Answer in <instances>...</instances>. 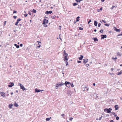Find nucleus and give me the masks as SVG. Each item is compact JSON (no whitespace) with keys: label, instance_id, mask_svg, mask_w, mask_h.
<instances>
[{"label":"nucleus","instance_id":"f257e3e1","mask_svg":"<svg viewBox=\"0 0 122 122\" xmlns=\"http://www.w3.org/2000/svg\"><path fill=\"white\" fill-rule=\"evenodd\" d=\"M112 109L111 108H109V109L107 108H105L104 109V111L105 112H107V113H110L111 112V111Z\"/></svg>","mask_w":122,"mask_h":122},{"label":"nucleus","instance_id":"f03ea898","mask_svg":"<svg viewBox=\"0 0 122 122\" xmlns=\"http://www.w3.org/2000/svg\"><path fill=\"white\" fill-rule=\"evenodd\" d=\"M0 94H1V96L3 97H8L9 95L8 94H6L3 92H0Z\"/></svg>","mask_w":122,"mask_h":122},{"label":"nucleus","instance_id":"7ed1b4c3","mask_svg":"<svg viewBox=\"0 0 122 122\" xmlns=\"http://www.w3.org/2000/svg\"><path fill=\"white\" fill-rule=\"evenodd\" d=\"M18 86H20V88L21 89L25 90H26V89L24 87L23 85H22L21 84L19 83Z\"/></svg>","mask_w":122,"mask_h":122},{"label":"nucleus","instance_id":"20e7f679","mask_svg":"<svg viewBox=\"0 0 122 122\" xmlns=\"http://www.w3.org/2000/svg\"><path fill=\"white\" fill-rule=\"evenodd\" d=\"M64 84V83L63 82H57V83L56 85H57V86L59 87L62 86Z\"/></svg>","mask_w":122,"mask_h":122},{"label":"nucleus","instance_id":"39448f33","mask_svg":"<svg viewBox=\"0 0 122 122\" xmlns=\"http://www.w3.org/2000/svg\"><path fill=\"white\" fill-rule=\"evenodd\" d=\"M65 55V56L64 57V60L65 61H67L68 60V59L67 58L68 54L66 53H65L64 54Z\"/></svg>","mask_w":122,"mask_h":122},{"label":"nucleus","instance_id":"423d86ee","mask_svg":"<svg viewBox=\"0 0 122 122\" xmlns=\"http://www.w3.org/2000/svg\"><path fill=\"white\" fill-rule=\"evenodd\" d=\"M21 20V19L20 18H19L17 20L16 22L15 23V25H17L19 22Z\"/></svg>","mask_w":122,"mask_h":122},{"label":"nucleus","instance_id":"0eeeda50","mask_svg":"<svg viewBox=\"0 0 122 122\" xmlns=\"http://www.w3.org/2000/svg\"><path fill=\"white\" fill-rule=\"evenodd\" d=\"M43 91V90H40V89H38L36 88L35 89V92H40Z\"/></svg>","mask_w":122,"mask_h":122},{"label":"nucleus","instance_id":"6e6552de","mask_svg":"<svg viewBox=\"0 0 122 122\" xmlns=\"http://www.w3.org/2000/svg\"><path fill=\"white\" fill-rule=\"evenodd\" d=\"M48 22V20H46V19H44L43 21V24H46Z\"/></svg>","mask_w":122,"mask_h":122},{"label":"nucleus","instance_id":"1a4fd4ad","mask_svg":"<svg viewBox=\"0 0 122 122\" xmlns=\"http://www.w3.org/2000/svg\"><path fill=\"white\" fill-rule=\"evenodd\" d=\"M14 84L13 82H11L10 84L8 85L9 87H11L14 86Z\"/></svg>","mask_w":122,"mask_h":122},{"label":"nucleus","instance_id":"9d476101","mask_svg":"<svg viewBox=\"0 0 122 122\" xmlns=\"http://www.w3.org/2000/svg\"><path fill=\"white\" fill-rule=\"evenodd\" d=\"M102 37L101 39H104L105 38H106L107 37V36L106 35H102L101 36Z\"/></svg>","mask_w":122,"mask_h":122},{"label":"nucleus","instance_id":"9b49d317","mask_svg":"<svg viewBox=\"0 0 122 122\" xmlns=\"http://www.w3.org/2000/svg\"><path fill=\"white\" fill-rule=\"evenodd\" d=\"M52 13V11H47L45 12V14H46L47 15H48L49 14H51Z\"/></svg>","mask_w":122,"mask_h":122},{"label":"nucleus","instance_id":"f8f14e48","mask_svg":"<svg viewBox=\"0 0 122 122\" xmlns=\"http://www.w3.org/2000/svg\"><path fill=\"white\" fill-rule=\"evenodd\" d=\"M69 84H71V83H70L69 82L66 81L65 83V85L66 86V85H69Z\"/></svg>","mask_w":122,"mask_h":122},{"label":"nucleus","instance_id":"ddd939ff","mask_svg":"<svg viewBox=\"0 0 122 122\" xmlns=\"http://www.w3.org/2000/svg\"><path fill=\"white\" fill-rule=\"evenodd\" d=\"M117 55L120 56L122 55V54L119 52H118L117 53Z\"/></svg>","mask_w":122,"mask_h":122},{"label":"nucleus","instance_id":"4468645a","mask_svg":"<svg viewBox=\"0 0 122 122\" xmlns=\"http://www.w3.org/2000/svg\"><path fill=\"white\" fill-rule=\"evenodd\" d=\"M84 90H83V88L82 89V90H83V91H84L85 90H86L87 91L88 90V88H87V86H85L84 87Z\"/></svg>","mask_w":122,"mask_h":122},{"label":"nucleus","instance_id":"2eb2a0df","mask_svg":"<svg viewBox=\"0 0 122 122\" xmlns=\"http://www.w3.org/2000/svg\"><path fill=\"white\" fill-rule=\"evenodd\" d=\"M115 108L116 110H117L118 109L119 107L118 106V105H116L115 106Z\"/></svg>","mask_w":122,"mask_h":122},{"label":"nucleus","instance_id":"dca6fc26","mask_svg":"<svg viewBox=\"0 0 122 122\" xmlns=\"http://www.w3.org/2000/svg\"><path fill=\"white\" fill-rule=\"evenodd\" d=\"M88 59H83V63H86L88 61Z\"/></svg>","mask_w":122,"mask_h":122},{"label":"nucleus","instance_id":"f3484780","mask_svg":"<svg viewBox=\"0 0 122 122\" xmlns=\"http://www.w3.org/2000/svg\"><path fill=\"white\" fill-rule=\"evenodd\" d=\"M13 106V105L12 104H10L9 105V107L10 109L12 108V107Z\"/></svg>","mask_w":122,"mask_h":122},{"label":"nucleus","instance_id":"a211bd4d","mask_svg":"<svg viewBox=\"0 0 122 122\" xmlns=\"http://www.w3.org/2000/svg\"><path fill=\"white\" fill-rule=\"evenodd\" d=\"M97 22L96 21H94V25L95 26H97Z\"/></svg>","mask_w":122,"mask_h":122},{"label":"nucleus","instance_id":"6ab92c4d","mask_svg":"<svg viewBox=\"0 0 122 122\" xmlns=\"http://www.w3.org/2000/svg\"><path fill=\"white\" fill-rule=\"evenodd\" d=\"M81 57L79 58V60H82L83 58V56L82 55H80Z\"/></svg>","mask_w":122,"mask_h":122},{"label":"nucleus","instance_id":"aec40b11","mask_svg":"<svg viewBox=\"0 0 122 122\" xmlns=\"http://www.w3.org/2000/svg\"><path fill=\"white\" fill-rule=\"evenodd\" d=\"M94 41L95 42L98 41V39L96 37L94 38L93 39Z\"/></svg>","mask_w":122,"mask_h":122},{"label":"nucleus","instance_id":"412c9836","mask_svg":"<svg viewBox=\"0 0 122 122\" xmlns=\"http://www.w3.org/2000/svg\"><path fill=\"white\" fill-rule=\"evenodd\" d=\"M117 6L116 5H115L114 6H113L112 7H111V9L112 10L114 8H116V7H117Z\"/></svg>","mask_w":122,"mask_h":122},{"label":"nucleus","instance_id":"4be33fe9","mask_svg":"<svg viewBox=\"0 0 122 122\" xmlns=\"http://www.w3.org/2000/svg\"><path fill=\"white\" fill-rule=\"evenodd\" d=\"M51 118V117L50 118H47L46 119V121H49L50 120V119Z\"/></svg>","mask_w":122,"mask_h":122},{"label":"nucleus","instance_id":"5701e85b","mask_svg":"<svg viewBox=\"0 0 122 122\" xmlns=\"http://www.w3.org/2000/svg\"><path fill=\"white\" fill-rule=\"evenodd\" d=\"M102 7H101L100 9L99 10L98 9H97V11L98 12H99L100 11H102Z\"/></svg>","mask_w":122,"mask_h":122},{"label":"nucleus","instance_id":"b1692460","mask_svg":"<svg viewBox=\"0 0 122 122\" xmlns=\"http://www.w3.org/2000/svg\"><path fill=\"white\" fill-rule=\"evenodd\" d=\"M14 105V106L15 107H17L18 106V105L16 102L15 103Z\"/></svg>","mask_w":122,"mask_h":122},{"label":"nucleus","instance_id":"393cba45","mask_svg":"<svg viewBox=\"0 0 122 122\" xmlns=\"http://www.w3.org/2000/svg\"><path fill=\"white\" fill-rule=\"evenodd\" d=\"M14 46H16L17 48H18L19 47V45H17V44H15Z\"/></svg>","mask_w":122,"mask_h":122},{"label":"nucleus","instance_id":"a878e982","mask_svg":"<svg viewBox=\"0 0 122 122\" xmlns=\"http://www.w3.org/2000/svg\"><path fill=\"white\" fill-rule=\"evenodd\" d=\"M80 18V17L78 16L77 17L76 19V21H79V19Z\"/></svg>","mask_w":122,"mask_h":122},{"label":"nucleus","instance_id":"bb28decb","mask_svg":"<svg viewBox=\"0 0 122 122\" xmlns=\"http://www.w3.org/2000/svg\"><path fill=\"white\" fill-rule=\"evenodd\" d=\"M32 12L34 13H36V11L34 9H33L32 10Z\"/></svg>","mask_w":122,"mask_h":122},{"label":"nucleus","instance_id":"cd10ccee","mask_svg":"<svg viewBox=\"0 0 122 122\" xmlns=\"http://www.w3.org/2000/svg\"><path fill=\"white\" fill-rule=\"evenodd\" d=\"M104 25H106L107 26H109L110 24H104Z\"/></svg>","mask_w":122,"mask_h":122},{"label":"nucleus","instance_id":"c85d7f7f","mask_svg":"<svg viewBox=\"0 0 122 122\" xmlns=\"http://www.w3.org/2000/svg\"><path fill=\"white\" fill-rule=\"evenodd\" d=\"M122 73V71H120L117 74L118 75H121V74Z\"/></svg>","mask_w":122,"mask_h":122},{"label":"nucleus","instance_id":"c756f323","mask_svg":"<svg viewBox=\"0 0 122 122\" xmlns=\"http://www.w3.org/2000/svg\"><path fill=\"white\" fill-rule=\"evenodd\" d=\"M116 31L117 32H119L120 31V29H116Z\"/></svg>","mask_w":122,"mask_h":122},{"label":"nucleus","instance_id":"7c9ffc66","mask_svg":"<svg viewBox=\"0 0 122 122\" xmlns=\"http://www.w3.org/2000/svg\"><path fill=\"white\" fill-rule=\"evenodd\" d=\"M38 43V45H41V42H39L38 41H37Z\"/></svg>","mask_w":122,"mask_h":122},{"label":"nucleus","instance_id":"2f4dec72","mask_svg":"<svg viewBox=\"0 0 122 122\" xmlns=\"http://www.w3.org/2000/svg\"><path fill=\"white\" fill-rule=\"evenodd\" d=\"M77 4H77L76 3H73V6H76V5H77Z\"/></svg>","mask_w":122,"mask_h":122},{"label":"nucleus","instance_id":"473e14b6","mask_svg":"<svg viewBox=\"0 0 122 122\" xmlns=\"http://www.w3.org/2000/svg\"><path fill=\"white\" fill-rule=\"evenodd\" d=\"M66 66H67L68 64V62L66 61Z\"/></svg>","mask_w":122,"mask_h":122},{"label":"nucleus","instance_id":"72a5a7b5","mask_svg":"<svg viewBox=\"0 0 122 122\" xmlns=\"http://www.w3.org/2000/svg\"><path fill=\"white\" fill-rule=\"evenodd\" d=\"M79 28L80 30H83V28L81 27H79Z\"/></svg>","mask_w":122,"mask_h":122},{"label":"nucleus","instance_id":"f704fd0d","mask_svg":"<svg viewBox=\"0 0 122 122\" xmlns=\"http://www.w3.org/2000/svg\"><path fill=\"white\" fill-rule=\"evenodd\" d=\"M58 87H59L57 86V85H56L55 87V88L56 89H57L58 88Z\"/></svg>","mask_w":122,"mask_h":122},{"label":"nucleus","instance_id":"c9c22d12","mask_svg":"<svg viewBox=\"0 0 122 122\" xmlns=\"http://www.w3.org/2000/svg\"><path fill=\"white\" fill-rule=\"evenodd\" d=\"M73 119V118L72 117H71L70 118L69 120L70 121H72Z\"/></svg>","mask_w":122,"mask_h":122},{"label":"nucleus","instance_id":"e433bc0d","mask_svg":"<svg viewBox=\"0 0 122 122\" xmlns=\"http://www.w3.org/2000/svg\"><path fill=\"white\" fill-rule=\"evenodd\" d=\"M103 30H101L100 31V32L101 33H102L103 32Z\"/></svg>","mask_w":122,"mask_h":122},{"label":"nucleus","instance_id":"4c0bfd02","mask_svg":"<svg viewBox=\"0 0 122 122\" xmlns=\"http://www.w3.org/2000/svg\"><path fill=\"white\" fill-rule=\"evenodd\" d=\"M43 24L44 25V26L46 27H47V25L46 24Z\"/></svg>","mask_w":122,"mask_h":122},{"label":"nucleus","instance_id":"58836bf2","mask_svg":"<svg viewBox=\"0 0 122 122\" xmlns=\"http://www.w3.org/2000/svg\"><path fill=\"white\" fill-rule=\"evenodd\" d=\"M115 114V113L114 112H112L111 113V114L112 115H114Z\"/></svg>","mask_w":122,"mask_h":122},{"label":"nucleus","instance_id":"ea45409f","mask_svg":"<svg viewBox=\"0 0 122 122\" xmlns=\"http://www.w3.org/2000/svg\"><path fill=\"white\" fill-rule=\"evenodd\" d=\"M119 119V117H116V120H118Z\"/></svg>","mask_w":122,"mask_h":122},{"label":"nucleus","instance_id":"a19ab883","mask_svg":"<svg viewBox=\"0 0 122 122\" xmlns=\"http://www.w3.org/2000/svg\"><path fill=\"white\" fill-rule=\"evenodd\" d=\"M102 21L104 23H106V21L104 20H102Z\"/></svg>","mask_w":122,"mask_h":122},{"label":"nucleus","instance_id":"79ce46f5","mask_svg":"<svg viewBox=\"0 0 122 122\" xmlns=\"http://www.w3.org/2000/svg\"><path fill=\"white\" fill-rule=\"evenodd\" d=\"M27 14H24V15L25 16V17H26L27 16Z\"/></svg>","mask_w":122,"mask_h":122},{"label":"nucleus","instance_id":"37998d69","mask_svg":"<svg viewBox=\"0 0 122 122\" xmlns=\"http://www.w3.org/2000/svg\"><path fill=\"white\" fill-rule=\"evenodd\" d=\"M101 25V24L100 23H99L98 25V26L100 27V25Z\"/></svg>","mask_w":122,"mask_h":122},{"label":"nucleus","instance_id":"c03bdc74","mask_svg":"<svg viewBox=\"0 0 122 122\" xmlns=\"http://www.w3.org/2000/svg\"><path fill=\"white\" fill-rule=\"evenodd\" d=\"M117 57H115V58H114V57H112V59H114V60H115L116 59H117Z\"/></svg>","mask_w":122,"mask_h":122},{"label":"nucleus","instance_id":"a18cd8bd","mask_svg":"<svg viewBox=\"0 0 122 122\" xmlns=\"http://www.w3.org/2000/svg\"><path fill=\"white\" fill-rule=\"evenodd\" d=\"M13 18H14V19H16V18H17V16H13Z\"/></svg>","mask_w":122,"mask_h":122},{"label":"nucleus","instance_id":"49530a36","mask_svg":"<svg viewBox=\"0 0 122 122\" xmlns=\"http://www.w3.org/2000/svg\"><path fill=\"white\" fill-rule=\"evenodd\" d=\"M28 14L30 15H31L32 14V13L31 12H28Z\"/></svg>","mask_w":122,"mask_h":122},{"label":"nucleus","instance_id":"de8ad7c7","mask_svg":"<svg viewBox=\"0 0 122 122\" xmlns=\"http://www.w3.org/2000/svg\"><path fill=\"white\" fill-rule=\"evenodd\" d=\"M102 116L101 117H99V120H101V119L102 118Z\"/></svg>","mask_w":122,"mask_h":122},{"label":"nucleus","instance_id":"09e8293b","mask_svg":"<svg viewBox=\"0 0 122 122\" xmlns=\"http://www.w3.org/2000/svg\"><path fill=\"white\" fill-rule=\"evenodd\" d=\"M70 85H71V86L72 87H73L74 86V85L72 84H71H71Z\"/></svg>","mask_w":122,"mask_h":122},{"label":"nucleus","instance_id":"8fccbe9b","mask_svg":"<svg viewBox=\"0 0 122 122\" xmlns=\"http://www.w3.org/2000/svg\"><path fill=\"white\" fill-rule=\"evenodd\" d=\"M78 6L77 7L79 9H81V7L79 6V5H78Z\"/></svg>","mask_w":122,"mask_h":122},{"label":"nucleus","instance_id":"3c124183","mask_svg":"<svg viewBox=\"0 0 122 122\" xmlns=\"http://www.w3.org/2000/svg\"><path fill=\"white\" fill-rule=\"evenodd\" d=\"M91 21V20H89V21L88 22V24H89L90 23Z\"/></svg>","mask_w":122,"mask_h":122},{"label":"nucleus","instance_id":"603ef678","mask_svg":"<svg viewBox=\"0 0 122 122\" xmlns=\"http://www.w3.org/2000/svg\"><path fill=\"white\" fill-rule=\"evenodd\" d=\"M20 47H22L23 46V44H20Z\"/></svg>","mask_w":122,"mask_h":122},{"label":"nucleus","instance_id":"864d4df0","mask_svg":"<svg viewBox=\"0 0 122 122\" xmlns=\"http://www.w3.org/2000/svg\"><path fill=\"white\" fill-rule=\"evenodd\" d=\"M75 0L77 2H80V1H79V0Z\"/></svg>","mask_w":122,"mask_h":122},{"label":"nucleus","instance_id":"5fc2aeb1","mask_svg":"<svg viewBox=\"0 0 122 122\" xmlns=\"http://www.w3.org/2000/svg\"><path fill=\"white\" fill-rule=\"evenodd\" d=\"M71 85L69 84V85H66V86L68 87H69L70 86V85Z\"/></svg>","mask_w":122,"mask_h":122},{"label":"nucleus","instance_id":"6e6d98bb","mask_svg":"<svg viewBox=\"0 0 122 122\" xmlns=\"http://www.w3.org/2000/svg\"><path fill=\"white\" fill-rule=\"evenodd\" d=\"M113 29L115 30H116V29H117V28L116 27H114L113 28Z\"/></svg>","mask_w":122,"mask_h":122},{"label":"nucleus","instance_id":"4d7b16f0","mask_svg":"<svg viewBox=\"0 0 122 122\" xmlns=\"http://www.w3.org/2000/svg\"><path fill=\"white\" fill-rule=\"evenodd\" d=\"M61 116H62V117H64L65 116V115L64 114H62L61 115Z\"/></svg>","mask_w":122,"mask_h":122},{"label":"nucleus","instance_id":"13d9d810","mask_svg":"<svg viewBox=\"0 0 122 122\" xmlns=\"http://www.w3.org/2000/svg\"><path fill=\"white\" fill-rule=\"evenodd\" d=\"M16 11H15V10H14L13 11V13H16Z\"/></svg>","mask_w":122,"mask_h":122},{"label":"nucleus","instance_id":"bf43d9fd","mask_svg":"<svg viewBox=\"0 0 122 122\" xmlns=\"http://www.w3.org/2000/svg\"><path fill=\"white\" fill-rule=\"evenodd\" d=\"M122 36V33H121V34H119V35H118L117 36Z\"/></svg>","mask_w":122,"mask_h":122},{"label":"nucleus","instance_id":"052dcab7","mask_svg":"<svg viewBox=\"0 0 122 122\" xmlns=\"http://www.w3.org/2000/svg\"><path fill=\"white\" fill-rule=\"evenodd\" d=\"M81 62V61H77V62L78 63H80Z\"/></svg>","mask_w":122,"mask_h":122},{"label":"nucleus","instance_id":"680f3d73","mask_svg":"<svg viewBox=\"0 0 122 122\" xmlns=\"http://www.w3.org/2000/svg\"><path fill=\"white\" fill-rule=\"evenodd\" d=\"M60 35H59V38L61 40H62V39H61V38L60 37Z\"/></svg>","mask_w":122,"mask_h":122},{"label":"nucleus","instance_id":"e2e57ef3","mask_svg":"<svg viewBox=\"0 0 122 122\" xmlns=\"http://www.w3.org/2000/svg\"><path fill=\"white\" fill-rule=\"evenodd\" d=\"M6 21H5L4 22V25H5V23H6Z\"/></svg>","mask_w":122,"mask_h":122},{"label":"nucleus","instance_id":"0e129e2a","mask_svg":"<svg viewBox=\"0 0 122 122\" xmlns=\"http://www.w3.org/2000/svg\"><path fill=\"white\" fill-rule=\"evenodd\" d=\"M110 122H114V121L113 120H111L110 121Z\"/></svg>","mask_w":122,"mask_h":122},{"label":"nucleus","instance_id":"69168bd1","mask_svg":"<svg viewBox=\"0 0 122 122\" xmlns=\"http://www.w3.org/2000/svg\"><path fill=\"white\" fill-rule=\"evenodd\" d=\"M93 85L94 86H95L96 85V84H95V83H93Z\"/></svg>","mask_w":122,"mask_h":122},{"label":"nucleus","instance_id":"338daca9","mask_svg":"<svg viewBox=\"0 0 122 122\" xmlns=\"http://www.w3.org/2000/svg\"><path fill=\"white\" fill-rule=\"evenodd\" d=\"M114 116L115 117H117L116 116H117V115H116V114H114Z\"/></svg>","mask_w":122,"mask_h":122},{"label":"nucleus","instance_id":"774afa93","mask_svg":"<svg viewBox=\"0 0 122 122\" xmlns=\"http://www.w3.org/2000/svg\"><path fill=\"white\" fill-rule=\"evenodd\" d=\"M111 70H112V71H113V70H114V69H113V68H111Z\"/></svg>","mask_w":122,"mask_h":122}]
</instances>
